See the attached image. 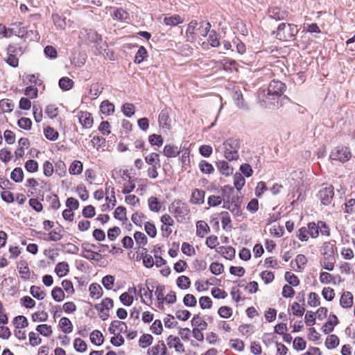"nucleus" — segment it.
Instances as JSON below:
<instances>
[{
    "label": "nucleus",
    "mask_w": 355,
    "mask_h": 355,
    "mask_svg": "<svg viewBox=\"0 0 355 355\" xmlns=\"http://www.w3.org/2000/svg\"><path fill=\"white\" fill-rule=\"evenodd\" d=\"M241 143L237 139L230 138L222 146L216 148V150L221 152L223 156L229 161L236 160L239 157V150Z\"/></svg>",
    "instance_id": "f257e3e1"
},
{
    "label": "nucleus",
    "mask_w": 355,
    "mask_h": 355,
    "mask_svg": "<svg viewBox=\"0 0 355 355\" xmlns=\"http://www.w3.org/2000/svg\"><path fill=\"white\" fill-rule=\"evenodd\" d=\"M169 209L171 214L180 223L186 220L190 212L188 205L180 200L173 202Z\"/></svg>",
    "instance_id": "f03ea898"
},
{
    "label": "nucleus",
    "mask_w": 355,
    "mask_h": 355,
    "mask_svg": "<svg viewBox=\"0 0 355 355\" xmlns=\"http://www.w3.org/2000/svg\"><path fill=\"white\" fill-rule=\"evenodd\" d=\"M241 200L237 195L228 193L226 196L225 200L223 202V207L230 210L235 216H241L242 211L241 209Z\"/></svg>",
    "instance_id": "7ed1b4c3"
},
{
    "label": "nucleus",
    "mask_w": 355,
    "mask_h": 355,
    "mask_svg": "<svg viewBox=\"0 0 355 355\" xmlns=\"http://www.w3.org/2000/svg\"><path fill=\"white\" fill-rule=\"evenodd\" d=\"M232 193L233 188L228 186H224L220 191H218L217 194H213L208 197L207 204L209 207H216L222 203L223 204L227 194Z\"/></svg>",
    "instance_id": "20e7f679"
},
{
    "label": "nucleus",
    "mask_w": 355,
    "mask_h": 355,
    "mask_svg": "<svg viewBox=\"0 0 355 355\" xmlns=\"http://www.w3.org/2000/svg\"><path fill=\"white\" fill-rule=\"evenodd\" d=\"M259 98L263 105L269 109L278 108L282 105L283 99L273 94H270L268 91H263Z\"/></svg>",
    "instance_id": "39448f33"
},
{
    "label": "nucleus",
    "mask_w": 355,
    "mask_h": 355,
    "mask_svg": "<svg viewBox=\"0 0 355 355\" xmlns=\"http://www.w3.org/2000/svg\"><path fill=\"white\" fill-rule=\"evenodd\" d=\"M352 154L346 146H337L334 148L330 154V159L332 160L345 162L350 159Z\"/></svg>",
    "instance_id": "423d86ee"
},
{
    "label": "nucleus",
    "mask_w": 355,
    "mask_h": 355,
    "mask_svg": "<svg viewBox=\"0 0 355 355\" xmlns=\"http://www.w3.org/2000/svg\"><path fill=\"white\" fill-rule=\"evenodd\" d=\"M114 306L113 300L106 297L101 303L95 305V309L98 311L99 317L103 320H106L110 315V311Z\"/></svg>",
    "instance_id": "0eeeda50"
},
{
    "label": "nucleus",
    "mask_w": 355,
    "mask_h": 355,
    "mask_svg": "<svg viewBox=\"0 0 355 355\" xmlns=\"http://www.w3.org/2000/svg\"><path fill=\"white\" fill-rule=\"evenodd\" d=\"M160 221L162 223L160 227L162 235L164 238H168L173 232L172 227L175 224V220L169 214H165L161 216Z\"/></svg>",
    "instance_id": "6e6552de"
},
{
    "label": "nucleus",
    "mask_w": 355,
    "mask_h": 355,
    "mask_svg": "<svg viewBox=\"0 0 355 355\" xmlns=\"http://www.w3.org/2000/svg\"><path fill=\"white\" fill-rule=\"evenodd\" d=\"M138 295H139L141 300L143 303L150 305L152 304L153 291L149 287L144 286L142 284H139L137 286Z\"/></svg>",
    "instance_id": "1a4fd4ad"
},
{
    "label": "nucleus",
    "mask_w": 355,
    "mask_h": 355,
    "mask_svg": "<svg viewBox=\"0 0 355 355\" xmlns=\"http://www.w3.org/2000/svg\"><path fill=\"white\" fill-rule=\"evenodd\" d=\"M334 195V188L332 186L326 187L320 190L318 197L321 202L324 205H328L331 202Z\"/></svg>",
    "instance_id": "9d476101"
},
{
    "label": "nucleus",
    "mask_w": 355,
    "mask_h": 355,
    "mask_svg": "<svg viewBox=\"0 0 355 355\" xmlns=\"http://www.w3.org/2000/svg\"><path fill=\"white\" fill-rule=\"evenodd\" d=\"M166 343L169 348H173L177 353L183 354L185 351L184 345L178 336L170 335L166 339Z\"/></svg>",
    "instance_id": "9b49d317"
},
{
    "label": "nucleus",
    "mask_w": 355,
    "mask_h": 355,
    "mask_svg": "<svg viewBox=\"0 0 355 355\" xmlns=\"http://www.w3.org/2000/svg\"><path fill=\"white\" fill-rule=\"evenodd\" d=\"M286 89V85L281 81L278 80H272L270 82L267 91L270 94H273L281 98L284 99V97L282 96V92Z\"/></svg>",
    "instance_id": "f8f14e48"
},
{
    "label": "nucleus",
    "mask_w": 355,
    "mask_h": 355,
    "mask_svg": "<svg viewBox=\"0 0 355 355\" xmlns=\"http://www.w3.org/2000/svg\"><path fill=\"white\" fill-rule=\"evenodd\" d=\"M80 123L85 128H90L93 125V118L92 114L87 111H80L78 114Z\"/></svg>",
    "instance_id": "ddd939ff"
},
{
    "label": "nucleus",
    "mask_w": 355,
    "mask_h": 355,
    "mask_svg": "<svg viewBox=\"0 0 355 355\" xmlns=\"http://www.w3.org/2000/svg\"><path fill=\"white\" fill-rule=\"evenodd\" d=\"M108 330L112 334H121L127 331V326L123 322L114 320L111 322Z\"/></svg>",
    "instance_id": "4468645a"
},
{
    "label": "nucleus",
    "mask_w": 355,
    "mask_h": 355,
    "mask_svg": "<svg viewBox=\"0 0 355 355\" xmlns=\"http://www.w3.org/2000/svg\"><path fill=\"white\" fill-rule=\"evenodd\" d=\"M205 192L202 190L196 189L192 191L190 202L194 205H200L204 202Z\"/></svg>",
    "instance_id": "2eb2a0df"
},
{
    "label": "nucleus",
    "mask_w": 355,
    "mask_h": 355,
    "mask_svg": "<svg viewBox=\"0 0 355 355\" xmlns=\"http://www.w3.org/2000/svg\"><path fill=\"white\" fill-rule=\"evenodd\" d=\"M155 294L157 301V308L162 310L164 308L165 303V294L164 287L162 286H158L156 288Z\"/></svg>",
    "instance_id": "dca6fc26"
},
{
    "label": "nucleus",
    "mask_w": 355,
    "mask_h": 355,
    "mask_svg": "<svg viewBox=\"0 0 355 355\" xmlns=\"http://www.w3.org/2000/svg\"><path fill=\"white\" fill-rule=\"evenodd\" d=\"M59 327L64 334H70L73 331V327L71 320L66 317L62 318L59 321Z\"/></svg>",
    "instance_id": "f3484780"
},
{
    "label": "nucleus",
    "mask_w": 355,
    "mask_h": 355,
    "mask_svg": "<svg viewBox=\"0 0 355 355\" xmlns=\"http://www.w3.org/2000/svg\"><path fill=\"white\" fill-rule=\"evenodd\" d=\"M89 293L92 298L97 300L103 295V288L98 284L93 283L89 287Z\"/></svg>",
    "instance_id": "a211bd4d"
},
{
    "label": "nucleus",
    "mask_w": 355,
    "mask_h": 355,
    "mask_svg": "<svg viewBox=\"0 0 355 355\" xmlns=\"http://www.w3.org/2000/svg\"><path fill=\"white\" fill-rule=\"evenodd\" d=\"M340 304L343 308H349L353 304V296L349 291L344 292L340 300Z\"/></svg>",
    "instance_id": "6ab92c4d"
},
{
    "label": "nucleus",
    "mask_w": 355,
    "mask_h": 355,
    "mask_svg": "<svg viewBox=\"0 0 355 355\" xmlns=\"http://www.w3.org/2000/svg\"><path fill=\"white\" fill-rule=\"evenodd\" d=\"M148 205L149 209L153 212H159L162 209V202L155 196H150L148 199Z\"/></svg>",
    "instance_id": "aec40b11"
},
{
    "label": "nucleus",
    "mask_w": 355,
    "mask_h": 355,
    "mask_svg": "<svg viewBox=\"0 0 355 355\" xmlns=\"http://www.w3.org/2000/svg\"><path fill=\"white\" fill-rule=\"evenodd\" d=\"M161 352V355H166V348L165 347V345L163 342H161V343L155 345L150 348H148L147 351L148 355H159V354Z\"/></svg>",
    "instance_id": "412c9836"
},
{
    "label": "nucleus",
    "mask_w": 355,
    "mask_h": 355,
    "mask_svg": "<svg viewBox=\"0 0 355 355\" xmlns=\"http://www.w3.org/2000/svg\"><path fill=\"white\" fill-rule=\"evenodd\" d=\"M307 259L304 255L298 254L295 258V262L292 261L290 266L295 270H301L304 268Z\"/></svg>",
    "instance_id": "4be33fe9"
},
{
    "label": "nucleus",
    "mask_w": 355,
    "mask_h": 355,
    "mask_svg": "<svg viewBox=\"0 0 355 355\" xmlns=\"http://www.w3.org/2000/svg\"><path fill=\"white\" fill-rule=\"evenodd\" d=\"M52 17L54 24L60 30L65 29L67 26H71L70 21H68V22H67L65 18H62L58 14L53 15Z\"/></svg>",
    "instance_id": "5701e85b"
},
{
    "label": "nucleus",
    "mask_w": 355,
    "mask_h": 355,
    "mask_svg": "<svg viewBox=\"0 0 355 355\" xmlns=\"http://www.w3.org/2000/svg\"><path fill=\"white\" fill-rule=\"evenodd\" d=\"M83 164L79 160H74L72 162L69 168V172L71 175H78L83 173Z\"/></svg>",
    "instance_id": "b1692460"
},
{
    "label": "nucleus",
    "mask_w": 355,
    "mask_h": 355,
    "mask_svg": "<svg viewBox=\"0 0 355 355\" xmlns=\"http://www.w3.org/2000/svg\"><path fill=\"white\" fill-rule=\"evenodd\" d=\"M209 231L207 223L203 220H199L196 223V235L203 238Z\"/></svg>",
    "instance_id": "393cba45"
},
{
    "label": "nucleus",
    "mask_w": 355,
    "mask_h": 355,
    "mask_svg": "<svg viewBox=\"0 0 355 355\" xmlns=\"http://www.w3.org/2000/svg\"><path fill=\"white\" fill-rule=\"evenodd\" d=\"M69 271V266L67 262L62 261L58 263L55 268V272L60 277L66 276Z\"/></svg>",
    "instance_id": "a878e982"
},
{
    "label": "nucleus",
    "mask_w": 355,
    "mask_h": 355,
    "mask_svg": "<svg viewBox=\"0 0 355 355\" xmlns=\"http://www.w3.org/2000/svg\"><path fill=\"white\" fill-rule=\"evenodd\" d=\"M90 341L92 344L100 346L103 343L104 337L99 330H94L89 336Z\"/></svg>",
    "instance_id": "bb28decb"
},
{
    "label": "nucleus",
    "mask_w": 355,
    "mask_h": 355,
    "mask_svg": "<svg viewBox=\"0 0 355 355\" xmlns=\"http://www.w3.org/2000/svg\"><path fill=\"white\" fill-rule=\"evenodd\" d=\"M180 153L179 148L174 145H166L163 150L164 155L167 157H175Z\"/></svg>",
    "instance_id": "cd10ccee"
},
{
    "label": "nucleus",
    "mask_w": 355,
    "mask_h": 355,
    "mask_svg": "<svg viewBox=\"0 0 355 355\" xmlns=\"http://www.w3.org/2000/svg\"><path fill=\"white\" fill-rule=\"evenodd\" d=\"M10 31L19 37H24L27 34L26 28L23 26L22 23L16 22L12 24Z\"/></svg>",
    "instance_id": "c85d7f7f"
},
{
    "label": "nucleus",
    "mask_w": 355,
    "mask_h": 355,
    "mask_svg": "<svg viewBox=\"0 0 355 355\" xmlns=\"http://www.w3.org/2000/svg\"><path fill=\"white\" fill-rule=\"evenodd\" d=\"M338 323V318L333 315L331 318H329L328 321L323 326V331L325 334H329L333 331L334 326Z\"/></svg>",
    "instance_id": "c756f323"
},
{
    "label": "nucleus",
    "mask_w": 355,
    "mask_h": 355,
    "mask_svg": "<svg viewBox=\"0 0 355 355\" xmlns=\"http://www.w3.org/2000/svg\"><path fill=\"white\" fill-rule=\"evenodd\" d=\"M89 245H86V247L83 248L82 251V256L87 259L89 260H98L101 257L99 253L92 251L91 249L88 248Z\"/></svg>",
    "instance_id": "7c9ffc66"
},
{
    "label": "nucleus",
    "mask_w": 355,
    "mask_h": 355,
    "mask_svg": "<svg viewBox=\"0 0 355 355\" xmlns=\"http://www.w3.org/2000/svg\"><path fill=\"white\" fill-rule=\"evenodd\" d=\"M100 110L105 115H110L114 112V105L109 101H103L100 105Z\"/></svg>",
    "instance_id": "2f4dec72"
},
{
    "label": "nucleus",
    "mask_w": 355,
    "mask_h": 355,
    "mask_svg": "<svg viewBox=\"0 0 355 355\" xmlns=\"http://www.w3.org/2000/svg\"><path fill=\"white\" fill-rule=\"evenodd\" d=\"M176 284L181 290H187L191 286V281L187 276L181 275L176 279Z\"/></svg>",
    "instance_id": "473e14b6"
},
{
    "label": "nucleus",
    "mask_w": 355,
    "mask_h": 355,
    "mask_svg": "<svg viewBox=\"0 0 355 355\" xmlns=\"http://www.w3.org/2000/svg\"><path fill=\"white\" fill-rule=\"evenodd\" d=\"M36 331L42 336L47 338L50 337L53 334L51 326L46 324L37 325L36 327Z\"/></svg>",
    "instance_id": "72a5a7b5"
},
{
    "label": "nucleus",
    "mask_w": 355,
    "mask_h": 355,
    "mask_svg": "<svg viewBox=\"0 0 355 355\" xmlns=\"http://www.w3.org/2000/svg\"><path fill=\"white\" fill-rule=\"evenodd\" d=\"M218 252L227 259H232L235 256V250L230 246H221L219 248Z\"/></svg>",
    "instance_id": "f704fd0d"
},
{
    "label": "nucleus",
    "mask_w": 355,
    "mask_h": 355,
    "mask_svg": "<svg viewBox=\"0 0 355 355\" xmlns=\"http://www.w3.org/2000/svg\"><path fill=\"white\" fill-rule=\"evenodd\" d=\"M198 167L200 171L204 174H211L214 171L213 165L206 160H201L199 162Z\"/></svg>",
    "instance_id": "c9c22d12"
},
{
    "label": "nucleus",
    "mask_w": 355,
    "mask_h": 355,
    "mask_svg": "<svg viewBox=\"0 0 355 355\" xmlns=\"http://www.w3.org/2000/svg\"><path fill=\"white\" fill-rule=\"evenodd\" d=\"M339 343L338 337L334 334H331L326 338L325 346L327 349H334L338 346Z\"/></svg>",
    "instance_id": "e433bc0d"
},
{
    "label": "nucleus",
    "mask_w": 355,
    "mask_h": 355,
    "mask_svg": "<svg viewBox=\"0 0 355 355\" xmlns=\"http://www.w3.org/2000/svg\"><path fill=\"white\" fill-rule=\"evenodd\" d=\"M153 340V337L148 334H143L139 339V346L141 348L149 347Z\"/></svg>",
    "instance_id": "4c0bfd02"
},
{
    "label": "nucleus",
    "mask_w": 355,
    "mask_h": 355,
    "mask_svg": "<svg viewBox=\"0 0 355 355\" xmlns=\"http://www.w3.org/2000/svg\"><path fill=\"white\" fill-rule=\"evenodd\" d=\"M14 325L16 329H24L28 325L27 318L24 315H18L14 318Z\"/></svg>",
    "instance_id": "58836bf2"
},
{
    "label": "nucleus",
    "mask_w": 355,
    "mask_h": 355,
    "mask_svg": "<svg viewBox=\"0 0 355 355\" xmlns=\"http://www.w3.org/2000/svg\"><path fill=\"white\" fill-rule=\"evenodd\" d=\"M32 296L37 300H43L46 297V293L39 286H32L30 289Z\"/></svg>",
    "instance_id": "ea45409f"
},
{
    "label": "nucleus",
    "mask_w": 355,
    "mask_h": 355,
    "mask_svg": "<svg viewBox=\"0 0 355 355\" xmlns=\"http://www.w3.org/2000/svg\"><path fill=\"white\" fill-rule=\"evenodd\" d=\"M146 162L150 165H160L159 155L156 153H151L145 157Z\"/></svg>",
    "instance_id": "a19ab883"
},
{
    "label": "nucleus",
    "mask_w": 355,
    "mask_h": 355,
    "mask_svg": "<svg viewBox=\"0 0 355 355\" xmlns=\"http://www.w3.org/2000/svg\"><path fill=\"white\" fill-rule=\"evenodd\" d=\"M14 103L8 99H2L0 101V112H9L14 108Z\"/></svg>",
    "instance_id": "79ce46f5"
},
{
    "label": "nucleus",
    "mask_w": 355,
    "mask_h": 355,
    "mask_svg": "<svg viewBox=\"0 0 355 355\" xmlns=\"http://www.w3.org/2000/svg\"><path fill=\"white\" fill-rule=\"evenodd\" d=\"M85 33L89 42L98 44L101 41V36L98 35L96 31L92 29L85 30Z\"/></svg>",
    "instance_id": "37998d69"
},
{
    "label": "nucleus",
    "mask_w": 355,
    "mask_h": 355,
    "mask_svg": "<svg viewBox=\"0 0 355 355\" xmlns=\"http://www.w3.org/2000/svg\"><path fill=\"white\" fill-rule=\"evenodd\" d=\"M73 347L78 352H85L87 349V343L80 338H77L73 341Z\"/></svg>",
    "instance_id": "c03bdc74"
},
{
    "label": "nucleus",
    "mask_w": 355,
    "mask_h": 355,
    "mask_svg": "<svg viewBox=\"0 0 355 355\" xmlns=\"http://www.w3.org/2000/svg\"><path fill=\"white\" fill-rule=\"evenodd\" d=\"M128 178V180L124 182L123 184V189L121 191L123 194H128L131 193L135 188V180L132 179L130 176H129Z\"/></svg>",
    "instance_id": "a18cd8bd"
},
{
    "label": "nucleus",
    "mask_w": 355,
    "mask_h": 355,
    "mask_svg": "<svg viewBox=\"0 0 355 355\" xmlns=\"http://www.w3.org/2000/svg\"><path fill=\"white\" fill-rule=\"evenodd\" d=\"M55 173L60 178H63L67 174V166L64 162L59 160L55 163Z\"/></svg>",
    "instance_id": "49530a36"
},
{
    "label": "nucleus",
    "mask_w": 355,
    "mask_h": 355,
    "mask_svg": "<svg viewBox=\"0 0 355 355\" xmlns=\"http://www.w3.org/2000/svg\"><path fill=\"white\" fill-rule=\"evenodd\" d=\"M183 19L179 15L164 17V22L167 26H176L182 23Z\"/></svg>",
    "instance_id": "de8ad7c7"
},
{
    "label": "nucleus",
    "mask_w": 355,
    "mask_h": 355,
    "mask_svg": "<svg viewBox=\"0 0 355 355\" xmlns=\"http://www.w3.org/2000/svg\"><path fill=\"white\" fill-rule=\"evenodd\" d=\"M51 296L56 302H62L64 299V293L60 287H55L51 291Z\"/></svg>",
    "instance_id": "09e8293b"
},
{
    "label": "nucleus",
    "mask_w": 355,
    "mask_h": 355,
    "mask_svg": "<svg viewBox=\"0 0 355 355\" xmlns=\"http://www.w3.org/2000/svg\"><path fill=\"white\" fill-rule=\"evenodd\" d=\"M245 183V180L241 173H236L234 175V184L237 190H241Z\"/></svg>",
    "instance_id": "8fccbe9b"
},
{
    "label": "nucleus",
    "mask_w": 355,
    "mask_h": 355,
    "mask_svg": "<svg viewBox=\"0 0 355 355\" xmlns=\"http://www.w3.org/2000/svg\"><path fill=\"white\" fill-rule=\"evenodd\" d=\"M11 179L15 182H21L24 179V172L21 168H15L10 174Z\"/></svg>",
    "instance_id": "3c124183"
},
{
    "label": "nucleus",
    "mask_w": 355,
    "mask_h": 355,
    "mask_svg": "<svg viewBox=\"0 0 355 355\" xmlns=\"http://www.w3.org/2000/svg\"><path fill=\"white\" fill-rule=\"evenodd\" d=\"M125 202L127 205H129L132 207H137L139 205V198L130 193L128 194H125Z\"/></svg>",
    "instance_id": "603ef678"
},
{
    "label": "nucleus",
    "mask_w": 355,
    "mask_h": 355,
    "mask_svg": "<svg viewBox=\"0 0 355 355\" xmlns=\"http://www.w3.org/2000/svg\"><path fill=\"white\" fill-rule=\"evenodd\" d=\"M192 324L196 327V329L205 330L207 327V322L199 316H194L192 320Z\"/></svg>",
    "instance_id": "864d4df0"
},
{
    "label": "nucleus",
    "mask_w": 355,
    "mask_h": 355,
    "mask_svg": "<svg viewBox=\"0 0 355 355\" xmlns=\"http://www.w3.org/2000/svg\"><path fill=\"white\" fill-rule=\"evenodd\" d=\"M44 133L46 138L51 141H55L59 136L58 132L51 127L45 128L44 129Z\"/></svg>",
    "instance_id": "5fc2aeb1"
},
{
    "label": "nucleus",
    "mask_w": 355,
    "mask_h": 355,
    "mask_svg": "<svg viewBox=\"0 0 355 355\" xmlns=\"http://www.w3.org/2000/svg\"><path fill=\"white\" fill-rule=\"evenodd\" d=\"M181 250L184 254L192 257L196 254V250L193 246L187 242H184L181 246Z\"/></svg>",
    "instance_id": "6e6d98bb"
},
{
    "label": "nucleus",
    "mask_w": 355,
    "mask_h": 355,
    "mask_svg": "<svg viewBox=\"0 0 355 355\" xmlns=\"http://www.w3.org/2000/svg\"><path fill=\"white\" fill-rule=\"evenodd\" d=\"M59 86L64 90H69L73 86V81L68 77H63L59 80Z\"/></svg>",
    "instance_id": "4d7b16f0"
},
{
    "label": "nucleus",
    "mask_w": 355,
    "mask_h": 355,
    "mask_svg": "<svg viewBox=\"0 0 355 355\" xmlns=\"http://www.w3.org/2000/svg\"><path fill=\"white\" fill-rule=\"evenodd\" d=\"M48 318V313L44 311H37L32 315L33 322H45Z\"/></svg>",
    "instance_id": "13d9d810"
},
{
    "label": "nucleus",
    "mask_w": 355,
    "mask_h": 355,
    "mask_svg": "<svg viewBox=\"0 0 355 355\" xmlns=\"http://www.w3.org/2000/svg\"><path fill=\"white\" fill-rule=\"evenodd\" d=\"M147 56V51L146 49L141 46L135 57V62L137 64L141 63Z\"/></svg>",
    "instance_id": "bf43d9fd"
},
{
    "label": "nucleus",
    "mask_w": 355,
    "mask_h": 355,
    "mask_svg": "<svg viewBox=\"0 0 355 355\" xmlns=\"http://www.w3.org/2000/svg\"><path fill=\"white\" fill-rule=\"evenodd\" d=\"M144 230L148 235L152 238H155L157 235V228L154 223L150 222L144 223Z\"/></svg>",
    "instance_id": "052dcab7"
},
{
    "label": "nucleus",
    "mask_w": 355,
    "mask_h": 355,
    "mask_svg": "<svg viewBox=\"0 0 355 355\" xmlns=\"http://www.w3.org/2000/svg\"><path fill=\"white\" fill-rule=\"evenodd\" d=\"M309 235L312 238H317L319 236V225L318 223H309L308 224V230H307Z\"/></svg>",
    "instance_id": "680f3d73"
},
{
    "label": "nucleus",
    "mask_w": 355,
    "mask_h": 355,
    "mask_svg": "<svg viewBox=\"0 0 355 355\" xmlns=\"http://www.w3.org/2000/svg\"><path fill=\"white\" fill-rule=\"evenodd\" d=\"M114 277L112 275H106L102 279V284L107 290H112L114 285Z\"/></svg>",
    "instance_id": "e2e57ef3"
},
{
    "label": "nucleus",
    "mask_w": 355,
    "mask_h": 355,
    "mask_svg": "<svg viewBox=\"0 0 355 355\" xmlns=\"http://www.w3.org/2000/svg\"><path fill=\"white\" fill-rule=\"evenodd\" d=\"M169 116L166 111H162L159 115V123L162 127L168 128L169 126Z\"/></svg>",
    "instance_id": "0e129e2a"
},
{
    "label": "nucleus",
    "mask_w": 355,
    "mask_h": 355,
    "mask_svg": "<svg viewBox=\"0 0 355 355\" xmlns=\"http://www.w3.org/2000/svg\"><path fill=\"white\" fill-rule=\"evenodd\" d=\"M43 173L46 177H51L54 172V167L51 162L45 161L42 166Z\"/></svg>",
    "instance_id": "69168bd1"
},
{
    "label": "nucleus",
    "mask_w": 355,
    "mask_h": 355,
    "mask_svg": "<svg viewBox=\"0 0 355 355\" xmlns=\"http://www.w3.org/2000/svg\"><path fill=\"white\" fill-rule=\"evenodd\" d=\"M211 272L214 275H218L221 274L224 270V267L222 263L218 262H214L211 263L209 266Z\"/></svg>",
    "instance_id": "338daca9"
},
{
    "label": "nucleus",
    "mask_w": 355,
    "mask_h": 355,
    "mask_svg": "<svg viewBox=\"0 0 355 355\" xmlns=\"http://www.w3.org/2000/svg\"><path fill=\"white\" fill-rule=\"evenodd\" d=\"M230 345L232 348L238 352H242L245 347L244 343L238 338L231 339L230 341Z\"/></svg>",
    "instance_id": "774afa93"
}]
</instances>
